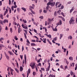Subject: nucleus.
<instances>
[{
  "mask_svg": "<svg viewBox=\"0 0 77 77\" xmlns=\"http://www.w3.org/2000/svg\"><path fill=\"white\" fill-rule=\"evenodd\" d=\"M75 21V19L73 17H71L70 20L69 21V24H74Z\"/></svg>",
  "mask_w": 77,
  "mask_h": 77,
  "instance_id": "1",
  "label": "nucleus"
},
{
  "mask_svg": "<svg viewBox=\"0 0 77 77\" xmlns=\"http://www.w3.org/2000/svg\"><path fill=\"white\" fill-rule=\"evenodd\" d=\"M35 65V63H31L29 65V66H31L32 69H34V66Z\"/></svg>",
  "mask_w": 77,
  "mask_h": 77,
  "instance_id": "2",
  "label": "nucleus"
},
{
  "mask_svg": "<svg viewBox=\"0 0 77 77\" xmlns=\"http://www.w3.org/2000/svg\"><path fill=\"white\" fill-rule=\"evenodd\" d=\"M62 24V21L60 20L59 22L57 23L56 25H57V26H58L59 25H61Z\"/></svg>",
  "mask_w": 77,
  "mask_h": 77,
  "instance_id": "3",
  "label": "nucleus"
},
{
  "mask_svg": "<svg viewBox=\"0 0 77 77\" xmlns=\"http://www.w3.org/2000/svg\"><path fill=\"white\" fill-rule=\"evenodd\" d=\"M5 55L6 57L7 58V59L8 60H9V56H8V55H7V54H6V53H5Z\"/></svg>",
  "mask_w": 77,
  "mask_h": 77,
  "instance_id": "4",
  "label": "nucleus"
},
{
  "mask_svg": "<svg viewBox=\"0 0 77 77\" xmlns=\"http://www.w3.org/2000/svg\"><path fill=\"white\" fill-rule=\"evenodd\" d=\"M29 10L30 11H32V9H34V8H33V7H32L31 6H29Z\"/></svg>",
  "mask_w": 77,
  "mask_h": 77,
  "instance_id": "5",
  "label": "nucleus"
},
{
  "mask_svg": "<svg viewBox=\"0 0 77 77\" xmlns=\"http://www.w3.org/2000/svg\"><path fill=\"white\" fill-rule=\"evenodd\" d=\"M74 7H72V8L70 10V13H71L73 11H74Z\"/></svg>",
  "mask_w": 77,
  "mask_h": 77,
  "instance_id": "6",
  "label": "nucleus"
},
{
  "mask_svg": "<svg viewBox=\"0 0 77 77\" xmlns=\"http://www.w3.org/2000/svg\"><path fill=\"white\" fill-rule=\"evenodd\" d=\"M21 31H22V30L21 29V28H20V27H19L18 28V32L19 33H20V32H21Z\"/></svg>",
  "mask_w": 77,
  "mask_h": 77,
  "instance_id": "7",
  "label": "nucleus"
},
{
  "mask_svg": "<svg viewBox=\"0 0 77 77\" xmlns=\"http://www.w3.org/2000/svg\"><path fill=\"white\" fill-rule=\"evenodd\" d=\"M45 35L47 36L48 38H51V35L50 34H49V35H47V34H45Z\"/></svg>",
  "mask_w": 77,
  "mask_h": 77,
  "instance_id": "8",
  "label": "nucleus"
},
{
  "mask_svg": "<svg viewBox=\"0 0 77 77\" xmlns=\"http://www.w3.org/2000/svg\"><path fill=\"white\" fill-rule=\"evenodd\" d=\"M51 5L52 6H54L55 5V2H51Z\"/></svg>",
  "mask_w": 77,
  "mask_h": 77,
  "instance_id": "9",
  "label": "nucleus"
},
{
  "mask_svg": "<svg viewBox=\"0 0 77 77\" xmlns=\"http://www.w3.org/2000/svg\"><path fill=\"white\" fill-rule=\"evenodd\" d=\"M8 23V20H6V19L4 20V21L3 22V23Z\"/></svg>",
  "mask_w": 77,
  "mask_h": 77,
  "instance_id": "10",
  "label": "nucleus"
},
{
  "mask_svg": "<svg viewBox=\"0 0 77 77\" xmlns=\"http://www.w3.org/2000/svg\"><path fill=\"white\" fill-rule=\"evenodd\" d=\"M53 19H54V18H53L52 19L49 18L48 20L50 22H51V21H53Z\"/></svg>",
  "mask_w": 77,
  "mask_h": 77,
  "instance_id": "11",
  "label": "nucleus"
},
{
  "mask_svg": "<svg viewBox=\"0 0 77 77\" xmlns=\"http://www.w3.org/2000/svg\"><path fill=\"white\" fill-rule=\"evenodd\" d=\"M43 42H44V43H46V41H47V38H43Z\"/></svg>",
  "mask_w": 77,
  "mask_h": 77,
  "instance_id": "12",
  "label": "nucleus"
},
{
  "mask_svg": "<svg viewBox=\"0 0 77 77\" xmlns=\"http://www.w3.org/2000/svg\"><path fill=\"white\" fill-rule=\"evenodd\" d=\"M57 26L55 27V29L52 28V29H53V31H57Z\"/></svg>",
  "mask_w": 77,
  "mask_h": 77,
  "instance_id": "13",
  "label": "nucleus"
},
{
  "mask_svg": "<svg viewBox=\"0 0 77 77\" xmlns=\"http://www.w3.org/2000/svg\"><path fill=\"white\" fill-rule=\"evenodd\" d=\"M64 60H65L66 62V63L67 64V65H68V64L69 63V62L68 61V60L66 58H65L64 59Z\"/></svg>",
  "mask_w": 77,
  "mask_h": 77,
  "instance_id": "14",
  "label": "nucleus"
},
{
  "mask_svg": "<svg viewBox=\"0 0 77 77\" xmlns=\"http://www.w3.org/2000/svg\"><path fill=\"white\" fill-rule=\"evenodd\" d=\"M21 8L22 10H23V11H24L25 12V11H26V9L24 7H22Z\"/></svg>",
  "mask_w": 77,
  "mask_h": 77,
  "instance_id": "15",
  "label": "nucleus"
},
{
  "mask_svg": "<svg viewBox=\"0 0 77 77\" xmlns=\"http://www.w3.org/2000/svg\"><path fill=\"white\" fill-rule=\"evenodd\" d=\"M62 36H63V34H61L60 35V39L62 38Z\"/></svg>",
  "mask_w": 77,
  "mask_h": 77,
  "instance_id": "16",
  "label": "nucleus"
},
{
  "mask_svg": "<svg viewBox=\"0 0 77 77\" xmlns=\"http://www.w3.org/2000/svg\"><path fill=\"white\" fill-rule=\"evenodd\" d=\"M23 68L22 67L20 66V71L21 72V71H23Z\"/></svg>",
  "mask_w": 77,
  "mask_h": 77,
  "instance_id": "17",
  "label": "nucleus"
},
{
  "mask_svg": "<svg viewBox=\"0 0 77 77\" xmlns=\"http://www.w3.org/2000/svg\"><path fill=\"white\" fill-rule=\"evenodd\" d=\"M31 46H36V45L35 44V43H31Z\"/></svg>",
  "mask_w": 77,
  "mask_h": 77,
  "instance_id": "18",
  "label": "nucleus"
},
{
  "mask_svg": "<svg viewBox=\"0 0 77 77\" xmlns=\"http://www.w3.org/2000/svg\"><path fill=\"white\" fill-rule=\"evenodd\" d=\"M68 39H72V37L71 35H69V36L68 37Z\"/></svg>",
  "mask_w": 77,
  "mask_h": 77,
  "instance_id": "19",
  "label": "nucleus"
},
{
  "mask_svg": "<svg viewBox=\"0 0 77 77\" xmlns=\"http://www.w3.org/2000/svg\"><path fill=\"white\" fill-rule=\"evenodd\" d=\"M24 59H25V62L26 63V54H24Z\"/></svg>",
  "mask_w": 77,
  "mask_h": 77,
  "instance_id": "20",
  "label": "nucleus"
},
{
  "mask_svg": "<svg viewBox=\"0 0 77 77\" xmlns=\"http://www.w3.org/2000/svg\"><path fill=\"white\" fill-rule=\"evenodd\" d=\"M50 5H51V2H49L47 4V6H49Z\"/></svg>",
  "mask_w": 77,
  "mask_h": 77,
  "instance_id": "21",
  "label": "nucleus"
},
{
  "mask_svg": "<svg viewBox=\"0 0 77 77\" xmlns=\"http://www.w3.org/2000/svg\"><path fill=\"white\" fill-rule=\"evenodd\" d=\"M64 8V6L63 5H62L60 7V9H63Z\"/></svg>",
  "mask_w": 77,
  "mask_h": 77,
  "instance_id": "22",
  "label": "nucleus"
},
{
  "mask_svg": "<svg viewBox=\"0 0 77 77\" xmlns=\"http://www.w3.org/2000/svg\"><path fill=\"white\" fill-rule=\"evenodd\" d=\"M39 18L41 19V20H43L44 19V17L42 16H41L39 17Z\"/></svg>",
  "mask_w": 77,
  "mask_h": 77,
  "instance_id": "23",
  "label": "nucleus"
},
{
  "mask_svg": "<svg viewBox=\"0 0 77 77\" xmlns=\"http://www.w3.org/2000/svg\"><path fill=\"white\" fill-rule=\"evenodd\" d=\"M50 67H47V69H46V71H49V70H50Z\"/></svg>",
  "mask_w": 77,
  "mask_h": 77,
  "instance_id": "24",
  "label": "nucleus"
},
{
  "mask_svg": "<svg viewBox=\"0 0 77 77\" xmlns=\"http://www.w3.org/2000/svg\"><path fill=\"white\" fill-rule=\"evenodd\" d=\"M69 59L70 60H72V57H69Z\"/></svg>",
  "mask_w": 77,
  "mask_h": 77,
  "instance_id": "25",
  "label": "nucleus"
},
{
  "mask_svg": "<svg viewBox=\"0 0 77 77\" xmlns=\"http://www.w3.org/2000/svg\"><path fill=\"white\" fill-rule=\"evenodd\" d=\"M70 65L71 66H73V67L74 65V63H72V64H70Z\"/></svg>",
  "mask_w": 77,
  "mask_h": 77,
  "instance_id": "26",
  "label": "nucleus"
},
{
  "mask_svg": "<svg viewBox=\"0 0 77 77\" xmlns=\"http://www.w3.org/2000/svg\"><path fill=\"white\" fill-rule=\"evenodd\" d=\"M23 21L24 23H27V21H26V20H24V19L23 20Z\"/></svg>",
  "mask_w": 77,
  "mask_h": 77,
  "instance_id": "27",
  "label": "nucleus"
},
{
  "mask_svg": "<svg viewBox=\"0 0 77 77\" xmlns=\"http://www.w3.org/2000/svg\"><path fill=\"white\" fill-rule=\"evenodd\" d=\"M9 12L10 14H11V8H9Z\"/></svg>",
  "mask_w": 77,
  "mask_h": 77,
  "instance_id": "28",
  "label": "nucleus"
},
{
  "mask_svg": "<svg viewBox=\"0 0 77 77\" xmlns=\"http://www.w3.org/2000/svg\"><path fill=\"white\" fill-rule=\"evenodd\" d=\"M13 6L14 8H17V5H14H14H13Z\"/></svg>",
  "mask_w": 77,
  "mask_h": 77,
  "instance_id": "29",
  "label": "nucleus"
},
{
  "mask_svg": "<svg viewBox=\"0 0 77 77\" xmlns=\"http://www.w3.org/2000/svg\"><path fill=\"white\" fill-rule=\"evenodd\" d=\"M17 10L19 12H20V8H17Z\"/></svg>",
  "mask_w": 77,
  "mask_h": 77,
  "instance_id": "30",
  "label": "nucleus"
},
{
  "mask_svg": "<svg viewBox=\"0 0 77 77\" xmlns=\"http://www.w3.org/2000/svg\"><path fill=\"white\" fill-rule=\"evenodd\" d=\"M10 32H11V33H12V28H10Z\"/></svg>",
  "mask_w": 77,
  "mask_h": 77,
  "instance_id": "31",
  "label": "nucleus"
},
{
  "mask_svg": "<svg viewBox=\"0 0 77 77\" xmlns=\"http://www.w3.org/2000/svg\"><path fill=\"white\" fill-rule=\"evenodd\" d=\"M70 74L72 76V74H73V72H72V71H71L70 72Z\"/></svg>",
  "mask_w": 77,
  "mask_h": 77,
  "instance_id": "32",
  "label": "nucleus"
},
{
  "mask_svg": "<svg viewBox=\"0 0 77 77\" xmlns=\"http://www.w3.org/2000/svg\"><path fill=\"white\" fill-rule=\"evenodd\" d=\"M15 70L17 71V72H18V73H19V72H18V70L17 69V68H15Z\"/></svg>",
  "mask_w": 77,
  "mask_h": 77,
  "instance_id": "33",
  "label": "nucleus"
},
{
  "mask_svg": "<svg viewBox=\"0 0 77 77\" xmlns=\"http://www.w3.org/2000/svg\"><path fill=\"white\" fill-rule=\"evenodd\" d=\"M31 42H36V40H32Z\"/></svg>",
  "mask_w": 77,
  "mask_h": 77,
  "instance_id": "34",
  "label": "nucleus"
},
{
  "mask_svg": "<svg viewBox=\"0 0 77 77\" xmlns=\"http://www.w3.org/2000/svg\"><path fill=\"white\" fill-rule=\"evenodd\" d=\"M33 75L34 76L36 75V73L35 72H33L32 73Z\"/></svg>",
  "mask_w": 77,
  "mask_h": 77,
  "instance_id": "35",
  "label": "nucleus"
},
{
  "mask_svg": "<svg viewBox=\"0 0 77 77\" xmlns=\"http://www.w3.org/2000/svg\"><path fill=\"white\" fill-rule=\"evenodd\" d=\"M3 39H4V38H0V41H1L3 40Z\"/></svg>",
  "mask_w": 77,
  "mask_h": 77,
  "instance_id": "36",
  "label": "nucleus"
},
{
  "mask_svg": "<svg viewBox=\"0 0 77 77\" xmlns=\"http://www.w3.org/2000/svg\"><path fill=\"white\" fill-rule=\"evenodd\" d=\"M46 8V11H48V9L49 8V6H47Z\"/></svg>",
  "mask_w": 77,
  "mask_h": 77,
  "instance_id": "37",
  "label": "nucleus"
},
{
  "mask_svg": "<svg viewBox=\"0 0 77 77\" xmlns=\"http://www.w3.org/2000/svg\"><path fill=\"white\" fill-rule=\"evenodd\" d=\"M53 39L55 41H56L57 40V37H56L54 38H53Z\"/></svg>",
  "mask_w": 77,
  "mask_h": 77,
  "instance_id": "38",
  "label": "nucleus"
},
{
  "mask_svg": "<svg viewBox=\"0 0 77 77\" xmlns=\"http://www.w3.org/2000/svg\"><path fill=\"white\" fill-rule=\"evenodd\" d=\"M59 2H56V5H55L56 6H57V5H59Z\"/></svg>",
  "mask_w": 77,
  "mask_h": 77,
  "instance_id": "39",
  "label": "nucleus"
},
{
  "mask_svg": "<svg viewBox=\"0 0 77 77\" xmlns=\"http://www.w3.org/2000/svg\"><path fill=\"white\" fill-rule=\"evenodd\" d=\"M61 12V10H59L57 12V13H58V14H59V13H60Z\"/></svg>",
  "mask_w": 77,
  "mask_h": 77,
  "instance_id": "40",
  "label": "nucleus"
},
{
  "mask_svg": "<svg viewBox=\"0 0 77 77\" xmlns=\"http://www.w3.org/2000/svg\"><path fill=\"white\" fill-rule=\"evenodd\" d=\"M23 29H28V28H27V26H24L23 28Z\"/></svg>",
  "mask_w": 77,
  "mask_h": 77,
  "instance_id": "41",
  "label": "nucleus"
},
{
  "mask_svg": "<svg viewBox=\"0 0 77 77\" xmlns=\"http://www.w3.org/2000/svg\"><path fill=\"white\" fill-rule=\"evenodd\" d=\"M26 42L28 44H30V42H29V41L28 39H27Z\"/></svg>",
  "mask_w": 77,
  "mask_h": 77,
  "instance_id": "42",
  "label": "nucleus"
},
{
  "mask_svg": "<svg viewBox=\"0 0 77 77\" xmlns=\"http://www.w3.org/2000/svg\"><path fill=\"white\" fill-rule=\"evenodd\" d=\"M30 69H29L28 70L27 72H28V73L29 74H30Z\"/></svg>",
  "mask_w": 77,
  "mask_h": 77,
  "instance_id": "43",
  "label": "nucleus"
},
{
  "mask_svg": "<svg viewBox=\"0 0 77 77\" xmlns=\"http://www.w3.org/2000/svg\"><path fill=\"white\" fill-rule=\"evenodd\" d=\"M24 36L25 39H27V36H26V34L24 33Z\"/></svg>",
  "mask_w": 77,
  "mask_h": 77,
  "instance_id": "44",
  "label": "nucleus"
},
{
  "mask_svg": "<svg viewBox=\"0 0 77 77\" xmlns=\"http://www.w3.org/2000/svg\"><path fill=\"white\" fill-rule=\"evenodd\" d=\"M38 66H41V63H39L38 64Z\"/></svg>",
  "mask_w": 77,
  "mask_h": 77,
  "instance_id": "45",
  "label": "nucleus"
},
{
  "mask_svg": "<svg viewBox=\"0 0 77 77\" xmlns=\"http://www.w3.org/2000/svg\"><path fill=\"white\" fill-rule=\"evenodd\" d=\"M9 5H11V0H9Z\"/></svg>",
  "mask_w": 77,
  "mask_h": 77,
  "instance_id": "46",
  "label": "nucleus"
},
{
  "mask_svg": "<svg viewBox=\"0 0 77 77\" xmlns=\"http://www.w3.org/2000/svg\"><path fill=\"white\" fill-rule=\"evenodd\" d=\"M8 53H9L11 55H12V52H11L10 51H8Z\"/></svg>",
  "mask_w": 77,
  "mask_h": 77,
  "instance_id": "47",
  "label": "nucleus"
},
{
  "mask_svg": "<svg viewBox=\"0 0 77 77\" xmlns=\"http://www.w3.org/2000/svg\"><path fill=\"white\" fill-rule=\"evenodd\" d=\"M41 70H42V71H45V69H44V68H41Z\"/></svg>",
  "mask_w": 77,
  "mask_h": 77,
  "instance_id": "48",
  "label": "nucleus"
},
{
  "mask_svg": "<svg viewBox=\"0 0 77 77\" xmlns=\"http://www.w3.org/2000/svg\"><path fill=\"white\" fill-rule=\"evenodd\" d=\"M0 17H1L2 19H3V15L2 14H0Z\"/></svg>",
  "mask_w": 77,
  "mask_h": 77,
  "instance_id": "49",
  "label": "nucleus"
},
{
  "mask_svg": "<svg viewBox=\"0 0 77 77\" xmlns=\"http://www.w3.org/2000/svg\"><path fill=\"white\" fill-rule=\"evenodd\" d=\"M20 58H21V59L22 60H23V55H20Z\"/></svg>",
  "mask_w": 77,
  "mask_h": 77,
  "instance_id": "50",
  "label": "nucleus"
},
{
  "mask_svg": "<svg viewBox=\"0 0 77 77\" xmlns=\"http://www.w3.org/2000/svg\"><path fill=\"white\" fill-rule=\"evenodd\" d=\"M61 14H62V15H63V17H65L64 16V14H63V12H62L61 13Z\"/></svg>",
  "mask_w": 77,
  "mask_h": 77,
  "instance_id": "51",
  "label": "nucleus"
},
{
  "mask_svg": "<svg viewBox=\"0 0 77 77\" xmlns=\"http://www.w3.org/2000/svg\"><path fill=\"white\" fill-rule=\"evenodd\" d=\"M34 24H35L36 26H38V25L37 24V23H36L35 22H34L33 23Z\"/></svg>",
  "mask_w": 77,
  "mask_h": 77,
  "instance_id": "52",
  "label": "nucleus"
},
{
  "mask_svg": "<svg viewBox=\"0 0 77 77\" xmlns=\"http://www.w3.org/2000/svg\"><path fill=\"white\" fill-rule=\"evenodd\" d=\"M31 12L33 14H35V12H34V11H33L32 10H31Z\"/></svg>",
  "mask_w": 77,
  "mask_h": 77,
  "instance_id": "53",
  "label": "nucleus"
},
{
  "mask_svg": "<svg viewBox=\"0 0 77 77\" xmlns=\"http://www.w3.org/2000/svg\"><path fill=\"white\" fill-rule=\"evenodd\" d=\"M63 50H64L63 52H65H65H66V49L64 48L63 49Z\"/></svg>",
  "mask_w": 77,
  "mask_h": 77,
  "instance_id": "54",
  "label": "nucleus"
},
{
  "mask_svg": "<svg viewBox=\"0 0 77 77\" xmlns=\"http://www.w3.org/2000/svg\"><path fill=\"white\" fill-rule=\"evenodd\" d=\"M61 5H62V4H61L59 5H58V8H60V6H61Z\"/></svg>",
  "mask_w": 77,
  "mask_h": 77,
  "instance_id": "55",
  "label": "nucleus"
},
{
  "mask_svg": "<svg viewBox=\"0 0 77 77\" xmlns=\"http://www.w3.org/2000/svg\"><path fill=\"white\" fill-rule=\"evenodd\" d=\"M62 20H63V21H65V19L63 17H62Z\"/></svg>",
  "mask_w": 77,
  "mask_h": 77,
  "instance_id": "56",
  "label": "nucleus"
},
{
  "mask_svg": "<svg viewBox=\"0 0 77 77\" xmlns=\"http://www.w3.org/2000/svg\"><path fill=\"white\" fill-rule=\"evenodd\" d=\"M39 12L40 14H41V12H42V9H40L39 10Z\"/></svg>",
  "mask_w": 77,
  "mask_h": 77,
  "instance_id": "57",
  "label": "nucleus"
},
{
  "mask_svg": "<svg viewBox=\"0 0 77 77\" xmlns=\"http://www.w3.org/2000/svg\"><path fill=\"white\" fill-rule=\"evenodd\" d=\"M60 68L61 69H63V66L61 65L60 66Z\"/></svg>",
  "mask_w": 77,
  "mask_h": 77,
  "instance_id": "58",
  "label": "nucleus"
},
{
  "mask_svg": "<svg viewBox=\"0 0 77 77\" xmlns=\"http://www.w3.org/2000/svg\"><path fill=\"white\" fill-rule=\"evenodd\" d=\"M13 6H12V7H11V10L13 11H14V7H13Z\"/></svg>",
  "mask_w": 77,
  "mask_h": 77,
  "instance_id": "59",
  "label": "nucleus"
},
{
  "mask_svg": "<svg viewBox=\"0 0 77 77\" xmlns=\"http://www.w3.org/2000/svg\"><path fill=\"white\" fill-rule=\"evenodd\" d=\"M34 32H35V33H37V31H36V29H34Z\"/></svg>",
  "mask_w": 77,
  "mask_h": 77,
  "instance_id": "60",
  "label": "nucleus"
},
{
  "mask_svg": "<svg viewBox=\"0 0 77 77\" xmlns=\"http://www.w3.org/2000/svg\"><path fill=\"white\" fill-rule=\"evenodd\" d=\"M23 50H24V47L23 46H22V51H23Z\"/></svg>",
  "mask_w": 77,
  "mask_h": 77,
  "instance_id": "61",
  "label": "nucleus"
},
{
  "mask_svg": "<svg viewBox=\"0 0 77 77\" xmlns=\"http://www.w3.org/2000/svg\"><path fill=\"white\" fill-rule=\"evenodd\" d=\"M70 77V74H68V75L66 76V77Z\"/></svg>",
  "mask_w": 77,
  "mask_h": 77,
  "instance_id": "62",
  "label": "nucleus"
},
{
  "mask_svg": "<svg viewBox=\"0 0 77 77\" xmlns=\"http://www.w3.org/2000/svg\"><path fill=\"white\" fill-rule=\"evenodd\" d=\"M20 41L21 42H23V38H20Z\"/></svg>",
  "mask_w": 77,
  "mask_h": 77,
  "instance_id": "63",
  "label": "nucleus"
},
{
  "mask_svg": "<svg viewBox=\"0 0 77 77\" xmlns=\"http://www.w3.org/2000/svg\"><path fill=\"white\" fill-rule=\"evenodd\" d=\"M54 16H56V12H55L54 13Z\"/></svg>",
  "mask_w": 77,
  "mask_h": 77,
  "instance_id": "64",
  "label": "nucleus"
}]
</instances>
